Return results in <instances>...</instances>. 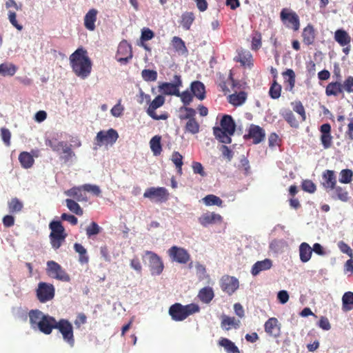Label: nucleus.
<instances>
[{
  "label": "nucleus",
  "instance_id": "f257e3e1",
  "mask_svg": "<svg viewBox=\"0 0 353 353\" xmlns=\"http://www.w3.org/2000/svg\"><path fill=\"white\" fill-rule=\"evenodd\" d=\"M70 63L73 72L81 79L87 78L91 73V61L82 49H77L70 56Z\"/></svg>",
  "mask_w": 353,
  "mask_h": 353
},
{
  "label": "nucleus",
  "instance_id": "f03ea898",
  "mask_svg": "<svg viewBox=\"0 0 353 353\" xmlns=\"http://www.w3.org/2000/svg\"><path fill=\"white\" fill-rule=\"evenodd\" d=\"M220 127L213 128V134L220 142L229 144L232 141L231 136L235 132L236 125L230 115H224L220 122Z\"/></svg>",
  "mask_w": 353,
  "mask_h": 353
},
{
  "label": "nucleus",
  "instance_id": "7ed1b4c3",
  "mask_svg": "<svg viewBox=\"0 0 353 353\" xmlns=\"http://www.w3.org/2000/svg\"><path fill=\"white\" fill-rule=\"evenodd\" d=\"M30 324L33 330H39L45 334H50V327L54 317L45 314L39 310H32L28 313Z\"/></svg>",
  "mask_w": 353,
  "mask_h": 353
},
{
  "label": "nucleus",
  "instance_id": "20e7f679",
  "mask_svg": "<svg viewBox=\"0 0 353 353\" xmlns=\"http://www.w3.org/2000/svg\"><path fill=\"white\" fill-rule=\"evenodd\" d=\"M199 306L196 303H190L183 305L181 303H176L172 305L169 308V314L172 320L175 321H182L190 315L199 312Z\"/></svg>",
  "mask_w": 353,
  "mask_h": 353
},
{
  "label": "nucleus",
  "instance_id": "39448f33",
  "mask_svg": "<svg viewBox=\"0 0 353 353\" xmlns=\"http://www.w3.org/2000/svg\"><path fill=\"white\" fill-rule=\"evenodd\" d=\"M50 326V334L54 329L58 330L61 333L63 341L71 347H74L75 339L73 326L68 319H61L59 321H57L55 318H54Z\"/></svg>",
  "mask_w": 353,
  "mask_h": 353
},
{
  "label": "nucleus",
  "instance_id": "423d86ee",
  "mask_svg": "<svg viewBox=\"0 0 353 353\" xmlns=\"http://www.w3.org/2000/svg\"><path fill=\"white\" fill-rule=\"evenodd\" d=\"M49 228L51 230L49 236L51 245L52 248L57 250L65 241L67 234L60 221H51L49 224Z\"/></svg>",
  "mask_w": 353,
  "mask_h": 353
},
{
  "label": "nucleus",
  "instance_id": "0eeeda50",
  "mask_svg": "<svg viewBox=\"0 0 353 353\" xmlns=\"http://www.w3.org/2000/svg\"><path fill=\"white\" fill-rule=\"evenodd\" d=\"M45 143L47 146L51 148L54 152H59L62 150L63 155L60 157V159L64 163L68 162L75 154L72 150L71 146L68 145L66 142L59 141L57 139H46Z\"/></svg>",
  "mask_w": 353,
  "mask_h": 353
},
{
  "label": "nucleus",
  "instance_id": "6e6552de",
  "mask_svg": "<svg viewBox=\"0 0 353 353\" xmlns=\"http://www.w3.org/2000/svg\"><path fill=\"white\" fill-rule=\"evenodd\" d=\"M46 273L51 278L61 281L69 282L70 281V275L61 265L54 261L47 262Z\"/></svg>",
  "mask_w": 353,
  "mask_h": 353
},
{
  "label": "nucleus",
  "instance_id": "1a4fd4ad",
  "mask_svg": "<svg viewBox=\"0 0 353 353\" xmlns=\"http://www.w3.org/2000/svg\"><path fill=\"white\" fill-rule=\"evenodd\" d=\"M280 18L283 24L288 28L296 31L299 29L300 23L297 14L290 8H283L280 12Z\"/></svg>",
  "mask_w": 353,
  "mask_h": 353
},
{
  "label": "nucleus",
  "instance_id": "9d476101",
  "mask_svg": "<svg viewBox=\"0 0 353 353\" xmlns=\"http://www.w3.org/2000/svg\"><path fill=\"white\" fill-rule=\"evenodd\" d=\"M165 97L159 94L150 103L146 112L147 114L154 120H166L168 118V114L165 112L161 114H157L156 110L163 105L165 103Z\"/></svg>",
  "mask_w": 353,
  "mask_h": 353
},
{
  "label": "nucleus",
  "instance_id": "9b49d317",
  "mask_svg": "<svg viewBox=\"0 0 353 353\" xmlns=\"http://www.w3.org/2000/svg\"><path fill=\"white\" fill-rule=\"evenodd\" d=\"M118 138L119 134L115 130L110 128L107 131H99L97 134L95 141L96 144L99 146H102L103 145H112L117 141Z\"/></svg>",
  "mask_w": 353,
  "mask_h": 353
},
{
  "label": "nucleus",
  "instance_id": "f8f14e48",
  "mask_svg": "<svg viewBox=\"0 0 353 353\" xmlns=\"http://www.w3.org/2000/svg\"><path fill=\"white\" fill-rule=\"evenodd\" d=\"M181 86L182 80L181 76L175 74L172 83H161L159 85V89L165 95H174L176 97L179 94V88Z\"/></svg>",
  "mask_w": 353,
  "mask_h": 353
},
{
  "label": "nucleus",
  "instance_id": "ddd939ff",
  "mask_svg": "<svg viewBox=\"0 0 353 353\" xmlns=\"http://www.w3.org/2000/svg\"><path fill=\"white\" fill-rule=\"evenodd\" d=\"M36 292L38 300L41 303H46L54 298L55 290L52 284L40 282Z\"/></svg>",
  "mask_w": 353,
  "mask_h": 353
},
{
  "label": "nucleus",
  "instance_id": "4468645a",
  "mask_svg": "<svg viewBox=\"0 0 353 353\" xmlns=\"http://www.w3.org/2000/svg\"><path fill=\"white\" fill-rule=\"evenodd\" d=\"M132 46L126 41H121L118 46L116 59L121 64L128 63L132 58Z\"/></svg>",
  "mask_w": 353,
  "mask_h": 353
},
{
  "label": "nucleus",
  "instance_id": "2eb2a0df",
  "mask_svg": "<svg viewBox=\"0 0 353 353\" xmlns=\"http://www.w3.org/2000/svg\"><path fill=\"white\" fill-rule=\"evenodd\" d=\"M143 196L157 203H163L168 199L169 193L165 188L152 187L145 191Z\"/></svg>",
  "mask_w": 353,
  "mask_h": 353
},
{
  "label": "nucleus",
  "instance_id": "dca6fc26",
  "mask_svg": "<svg viewBox=\"0 0 353 353\" xmlns=\"http://www.w3.org/2000/svg\"><path fill=\"white\" fill-rule=\"evenodd\" d=\"M168 253L172 261L179 263L185 264L190 259V255L185 249L176 245L171 247Z\"/></svg>",
  "mask_w": 353,
  "mask_h": 353
},
{
  "label": "nucleus",
  "instance_id": "f3484780",
  "mask_svg": "<svg viewBox=\"0 0 353 353\" xmlns=\"http://www.w3.org/2000/svg\"><path fill=\"white\" fill-rule=\"evenodd\" d=\"M265 130L255 124H251L248 130V133L243 136L245 140L252 139L254 144L261 143L265 139Z\"/></svg>",
  "mask_w": 353,
  "mask_h": 353
},
{
  "label": "nucleus",
  "instance_id": "a211bd4d",
  "mask_svg": "<svg viewBox=\"0 0 353 353\" xmlns=\"http://www.w3.org/2000/svg\"><path fill=\"white\" fill-rule=\"evenodd\" d=\"M145 254L150 256L149 264L151 274L152 275L161 274L164 268L161 259L152 251H146Z\"/></svg>",
  "mask_w": 353,
  "mask_h": 353
},
{
  "label": "nucleus",
  "instance_id": "6ab92c4d",
  "mask_svg": "<svg viewBox=\"0 0 353 353\" xmlns=\"http://www.w3.org/2000/svg\"><path fill=\"white\" fill-rule=\"evenodd\" d=\"M239 286V280L234 276L225 275L221 279V290L229 295L232 294Z\"/></svg>",
  "mask_w": 353,
  "mask_h": 353
},
{
  "label": "nucleus",
  "instance_id": "aec40b11",
  "mask_svg": "<svg viewBox=\"0 0 353 353\" xmlns=\"http://www.w3.org/2000/svg\"><path fill=\"white\" fill-rule=\"evenodd\" d=\"M234 61L240 63L241 66L251 68L253 66L252 55L250 51L243 48L236 50V55L234 57Z\"/></svg>",
  "mask_w": 353,
  "mask_h": 353
},
{
  "label": "nucleus",
  "instance_id": "412c9836",
  "mask_svg": "<svg viewBox=\"0 0 353 353\" xmlns=\"http://www.w3.org/2000/svg\"><path fill=\"white\" fill-rule=\"evenodd\" d=\"M321 141L325 149L330 148L332 145V137L331 135V125L330 123L321 125Z\"/></svg>",
  "mask_w": 353,
  "mask_h": 353
},
{
  "label": "nucleus",
  "instance_id": "4be33fe9",
  "mask_svg": "<svg viewBox=\"0 0 353 353\" xmlns=\"http://www.w3.org/2000/svg\"><path fill=\"white\" fill-rule=\"evenodd\" d=\"M198 221L202 226L207 227L209 225L214 224L216 222H221L222 221V217L219 214L208 212L201 214L199 217Z\"/></svg>",
  "mask_w": 353,
  "mask_h": 353
},
{
  "label": "nucleus",
  "instance_id": "5701e85b",
  "mask_svg": "<svg viewBox=\"0 0 353 353\" xmlns=\"http://www.w3.org/2000/svg\"><path fill=\"white\" fill-rule=\"evenodd\" d=\"M323 188L327 190L334 188L336 185V176L334 170H326L322 174Z\"/></svg>",
  "mask_w": 353,
  "mask_h": 353
},
{
  "label": "nucleus",
  "instance_id": "b1692460",
  "mask_svg": "<svg viewBox=\"0 0 353 353\" xmlns=\"http://www.w3.org/2000/svg\"><path fill=\"white\" fill-rule=\"evenodd\" d=\"M98 11L97 10L92 8L90 9L84 17V26L90 30L94 31L95 30V22L97 18Z\"/></svg>",
  "mask_w": 353,
  "mask_h": 353
},
{
  "label": "nucleus",
  "instance_id": "393cba45",
  "mask_svg": "<svg viewBox=\"0 0 353 353\" xmlns=\"http://www.w3.org/2000/svg\"><path fill=\"white\" fill-rule=\"evenodd\" d=\"M272 266V261L271 259H265L263 261H259L253 265L251 273L253 276H256L262 271L270 270Z\"/></svg>",
  "mask_w": 353,
  "mask_h": 353
},
{
  "label": "nucleus",
  "instance_id": "a878e982",
  "mask_svg": "<svg viewBox=\"0 0 353 353\" xmlns=\"http://www.w3.org/2000/svg\"><path fill=\"white\" fill-rule=\"evenodd\" d=\"M265 331L270 336H276L279 334L280 327L276 318H270L264 325Z\"/></svg>",
  "mask_w": 353,
  "mask_h": 353
},
{
  "label": "nucleus",
  "instance_id": "bb28decb",
  "mask_svg": "<svg viewBox=\"0 0 353 353\" xmlns=\"http://www.w3.org/2000/svg\"><path fill=\"white\" fill-rule=\"evenodd\" d=\"M191 91L194 97L199 100L205 98V88L204 84L199 81H193L190 85Z\"/></svg>",
  "mask_w": 353,
  "mask_h": 353
},
{
  "label": "nucleus",
  "instance_id": "cd10ccee",
  "mask_svg": "<svg viewBox=\"0 0 353 353\" xmlns=\"http://www.w3.org/2000/svg\"><path fill=\"white\" fill-rule=\"evenodd\" d=\"M84 192L83 185H81L72 188L65 193L67 196L74 198L77 201H87L88 197Z\"/></svg>",
  "mask_w": 353,
  "mask_h": 353
},
{
  "label": "nucleus",
  "instance_id": "c85d7f7f",
  "mask_svg": "<svg viewBox=\"0 0 353 353\" xmlns=\"http://www.w3.org/2000/svg\"><path fill=\"white\" fill-rule=\"evenodd\" d=\"M284 87L287 91L292 92L295 85V74L292 69H288L283 73Z\"/></svg>",
  "mask_w": 353,
  "mask_h": 353
},
{
  "label": "nucleus",
  "instance_id": "c756f323",
  "mask_svg": "<svg viewBox=\"0 0 353 353\" xmlns=\"http://www.w3.org/2000/svg\"><path fill=\"white\" fill-rule=\"evenodd\" d=\"M334 40L341 46L344 47L350 43L351 37L345 30L343 29H339L334 32Z\"/></svg>",
  "mask_w": 353,
  "mask_h": 353
},
{
  "label": "nucleus",
  "instance_id": "7c9ffc66",
  "mask_svg": "<svg viewBox=\"0 0 353 353\" xmlns=\"http://www.w3.org/2000/svg\"><path fill=\"white\" fill-rule=\"evenodd\" d=\"M342 83L339 81L331 82L328 83L325 88V94L327 96H339L340 94H343Z\"/></svg>",
  "mask_w": 353,
  "mask_h": 353
},
{
  "label": "nucleus",
  "instance_id": "2f4dec72",
  "mask_svg": "<svg viewBox=\"0 0 353 353\" xmlns=\"http://www.w3.org/2000/svg\"><path fill=\"white\" fill-rule=\"evenodd\" d=\"M214 293L212 288L205 287L201 288L198 294L199 300L204 303H209L213 299Z\"/></svg>",
  "mask_w": 353,
  "mask_h": 353
},
{
  "label": "nucleus",
  "instance_id": "473e14b6",
  "mask_svg": "<svg viewBox=\"0 0 353 353\" xmlns=\"http://www.w3.org/2000/svg\"><path fill=\"white\" fill-rule=\"evenodd\" d=\"M218 344L223 347L227 353H240L239 349L234 343L227 338H221Z\"/></svg>",
  "mask_w": 353,
  "mask_h": 353
},
{
  "label": "nucleus",
  "instance_id": "72a5a7b5",
  "mask_svg": "<svg viewBox=\"0 0 353 353\" xmlns=\"http://www.w3.org/2000/svg\"><path fill=\"white\" fill-rule=\"evenodd\" d=\"M195 16L192 12H185L181 15L180 24L182 26L184 30H188L190 29V27L192 25Z\"/></svg>",
  "mask_w": 353,
  "mask_h": 353
},
{
  "label": "nucleus",
  "instance_id": "f704fd0d",
  "mask_svg": "<svg viewBox=\"0 0 353 353\" xmlns=\"http://www.w3.org/2000/svg\"><path fill=\"white\" fill-rule=\"evenodd\" d=\"M229 102L234 106L242 105L247 99V93L244 91H241L238 93L232 94L229 96Z\"/></svg>",
  "mask_w": 353,
  "mask_h": 353
},
{
  "label": "nucleus",
  "instance_id": "c9c22d12",
  "mask_svg": "<svg viewBox=\"0 0 353 353\" xmlns=\"http://www.w3.org/2000/svg\"><path fill=\"white\" fill-rule=\"evenodd\" d=\"M74 250L79 254V261L81 264H86L89 262V256L87 250L79 243L74 244Z\"/></svg>",
  "mask_w": 353,
  "mask_h": 353
},
{
  "label": "nucleus",
  "instance_id": "e433bc0d",
  "mask_svg": "<svg viewBox=\"0 0 353 353\" xmlns=\"http://www.w3.org/2000/svg\"><path fill=\"white\" fill-rule=\"evenodd\" d=\"M8 208L10 213H19L22 211L23 203L18 198L14 197L8 202Z\"/></svg>",
  "mask_w": 353,
  "mask_h": 353
},
{
  "label": "nucleus",
  "instance_id": "4c0bfd02",
  "mask_svg": "<svg viewBox=\"0 0 353 353\" xmlns=\"http://www.w3.org/2000/svg\"><path fill=\"white\" fill-rule=\"evenodd\" d=\"M330 190H333L335 195V199H337L343 202L348 201L350 196L349 193L345 188L336 185L335 188H332Z\"/></svg>",
  "mask_w": 353,
  "mask_h": 353
},
{
  "label": "nucleus",
  "instance_id": "58836bf2",
  "mask_svg": "<svg viewBox=\"0 0 353 353\" xmlns=\"http://www.w3.org/2000/svg\"><path fill=\"white\" fill-rule=\"evenodd\" d=\"M19 161L23 168L28 169L32 166L34 160L28 152H22L19 156Z\"/></svg>",
  "mask_w": 353,
  "mask_h": 353
},
{
  "label": "nucleus",
  "instance_id": "ea45409f",
  "mask_svg": "<svg viewBox=\"0 0 353 353\" xmlns=\"http://www.w3.org/2000/svg\"><path fill=\"white\" fill-rule=\"evenodd\" d=\"M239 323L240 321L236 320L234 317L223 316L221 321V327L226 330H229L232 327L238 328Z\"/></svg>",
  "mask_w": 353,
  "mask_h": 353
},
{
  "label": "nucleus",
  "instance_id": "a19ab883",
  "mask_svg": "<svg viewBox=\"0 0 353 353\" xmlns=\"http://www.w3.org/2000/svg\"><path fill=\"white\" fill-rule=\"evenodd\" d=\"M17 69L18 68L13 63H1L0 64V74L4 77H12L17 71Z\"/></svg>",
  "mask_w": 353,
  "mask_h": 353
},
{
  "label": "nucleus",
  "instance_id": "79ce46f5",
  "mask_svg": "<svg viewBox=\"0 0 353 353\" xmlns=\"http://www.w3.org/2000/svg\"><path fill=\"white\" fill-rule=\"evenodd\" d=\"M353 305V292H345L342 297V309L344 312L350 311Z\"/></svg>",
  "mask_w": 353,
  "mask_h": 353
},
{
  "label": "nucleus",
  "instance_id": "37998d69",
  "mask_svg": "<svg viewBox=\"0 0 353 353\" xmlns=\"http://www.w3.org/2000/svg\"><path fill=\"white\" fill-rule=\"evenodd\" d=\"M172 46L175 51L181 54H185L188 52V49L185 46V42L181 38L179 37H174L172 39Z\"/></svg>",
  "mask_w": 353,
  "mask_h": 353
},
{
  "label": "nucleus",
  "instance_id": "c03bdc74",
  "mask_svg": "<svg viewBox=\"0 0 353 353\" xmlns=\"http://www.w3.org/2000/svg\"><path fill=\"white\" fill-rule=\"evenodd\" d=\"M65 204L69 210L77 215L81 216L83 214V210L79 205V203L73 199H65Z\"/></svg>",
  "mask_w": 353,
  "mask_h": 353
},
{
  "label": "nucleus",
  "instance_id": "a18cd8bd",
  "mask_svg": "<svg viewBox=\"0 0 353 353\" xmlns=\"http://www.w3.org/2000/svg\"><path fill=\"white\" fill-rule=\"evenodd\" d=\"M282 116L283 119L293 128H297L299 126V119H296L290 110H285Z\"/></svg>",
  "mask_w": 353,
  "mask_h": 353
},
{
  "label": "nucleus",
  "instance_id": "49530a36",
  "mask_svg": "<svg viewBox=\"0 0 353 353\" xmlns=\"http://www.w3.org/2000/svg\"><path fill=\"white\" fill-rule=\"evenodd\" d=\"M281 92V85L279 84L276 79L272 81L269 90V95L273 99H277L280 97Z\"/></svg>",
  "mask_w": 353,
  "mask_h": 353
},
{
  "label": "nucleus",
  "instance_id": "de8ad7c7",
  "mask_svg": "<svg viewBox=\"0 0 353 353\" xmlns=\"http://www.w3.org/2000/svg\"><path fill=\"white\" fill-rule=\"evenodd\" d=\"M150 148L154 155H159L161 152L162 148L161 145V137L154 136L150 141Z\"/></svg>",
  "mask_w": 353,
  "mask_h": 353
},
{
  "label": "nucleus",
  "instance_id": "09e8293b",
  "mask_svg": "<svg viewBox=\"0 0 353 353\" xmlns=\"http://www.w3.org/2000/svg\"><path fill=\"white\" fill-rule=\"evenodd\" d=\"M262 36L258 31H254L252 34L251 49L254 51L258 50L262 45Z\"/></svg>",
  "mask_w": 353,
  "mask_h": 353
},
{
  "label": "nucleus",
  "instance_id": "8fccbe9b",
  "mask_svg": "<svg viewBox=\"0 0 353 353\" xmlns=\"http://www.w3.org/2000/svg\"><path fill=\"white\" fill-rule=\"evenodd\" d=\"M203 201L206 205L221 206L223 203V201L219 196L214 194L205 196Z\"/></svg>",
  "mask_w": 353,
  "mask_h": 353
},
{
  "label": "nucleus",
  "instance_id": "3c124183",
  "mask_svg": "<svg viewBox=\"0 0 353 353\" xmlns=\"http://www.w3.org/2000/svg\"><path fill=\"white\" fill-rule=\"evenodd\" d=\"M353 179V172L350 169H343L339 174V181L342 183H350Z\"/></svg>",
  "mask_w": 353,
  "mask_h": 353
},
{
  "label": "nucleus",
  "instance_id": "603ef678",
  "mask_svg": "<svg viewBox=\"0 0 353 353\" xmlns=\"http://www.w3.org/2000/svg\"><path fill=\"white\" fill-rule=\"evenodd\" d=\"M172 161L176 165L177 172L182 174L183 156L179 152H174L172 155Z\"/></svg>",
  "mask_w": 353,
  "mask_h": 353
},
{
  "label": "nucleus",
  "instance_id": "864d4df0",
  "mask_svg": "<svg viewBox=\"0 0 353 353\" xmlns=\"http://www.w3.org/2000/svg\"><path fill=\"white\" fill-rule=\"evenodd\" d=\"M293 110L297 114H299V119L301 122L304 121L306 119V115L305 108L300 101H296L292 103Z\"/></svg>",
  "mask_w": 353,
  "mask_h": 353
},
{
  "label": "nucleus",
  "instance_id": "5fc2aeb1",
  "mask_svg": "<svg viewBox=\"0 0 353 353\" xmlns=\"http://www.w3.org/2000/svg\"><path fill=\"white\" fill-rule=\"evenodd\" d=\"M185 128L187 132L194 134L199 132V124L196 119L188 120Z\"/></svg>",
  "mask_w": 353,
  "mask_h": 353
},
{
  "label": "nucleus",
  "instance_id": "6e6d98bb",
  "mask_svg": "<svg viewBox=\"0 0 353 353\" xmlns=\"http://www.w3.org/2000/svg\"><path fill=\"white\" fill-rule=\"evenodd\" d=\"M141 76L145 81H155L157 79V72L153 70H143L141 72Z\"/></svg>",
  "mask_w": 353,
  "mask_h": 353
},
{
  "label": "nucleus",
  "instance_id": "4d7b16f0",
  "mask_svg": "<svg viewBox=\"0 0 353 353\" xmlns=\"http://www.w3.org/2000/svg\"><path fill=\"white\" fill-rule=\"evenodd\" d=\"M309 244L307 243H302L299 247L300 259L303 262L309 261Z\"/></svg>",
  "mask_w": 353,
  "mask_h": 353
},
{
  "label": "nucleus",
  "instance_id": "13d9d810",
  "mask_svg": "<svg viewBox=\"0 0 353 353\" xmlns=\"http://www.w3.org/2000/svg\"><path fill=\"white\" fill-rule=\"evenodd\" d=\"M101 228L96 222H92L86 228V234L88 237L100 233Z\"/></svg>",
  "mask_w": 353,
  "mask_h": 353
},
{
  "label": "nucleus",
  "instance_id": "bf43d9fd",
  "mask_svg": "<svg viewBox=\"0 0 353 353\" xmlns=\"http://www.w3.org/2000/svg\"><path fill=\"white\" fill-rule=\"evenodd\" d=\"M176 97H180L183 105L186 106L190 105L192 101L194 96L188 90H185L182 92H179V94Z\"/></svg>",
  "mask_w": 353,
  "mask_h": 353
},
{
  "label": "nucleus",
  "instance_id": "052dcab7",
  "mask_svg": "<svg viewBox=\"0 0 353 353\" xmlns=\"http://www.w3.org/2000/svg\"><path fill=\"white\" fill-rule=\"evenodd\" d=\"M343 90L347 93H353V77H347L342 83Z\"/></svg>",
  "mask_w": 353,
  "mask_h": 353
},
{
  "label": "nucleus",
  "instance_id": "680f3d73",
  "mask_svg": "<svg viewBox=\"0 0 353 353\" xmlns=\"http://www.w3.org/2000/svg\"><path fill=\"white\" fill-rule=\"evenodd\" d=\"M1 137L6 146L10 145L11 132L8 128H1Z\"/></svg>",
  "mask_w": 353,
  "mask_h": 353
},
{
  "label": "nucleus",
  "instance_id": "e2e57ef3",
  "mask_svg": "<svg viewBox=\"0 0 353 353\" xmlns=\"http://www.w3.org/2000/svg\"><path fill=\"white\" fill-rule=\"evenodd\" d=\"M83 190L85 192H92L95 196H99L101 193L99 187L96 185L85 184L83 185Z\"/></svg>",
  "mask_w": 353,
  "mask_h": 353
},
{
  "label": "nucleus",
  "instance_id": "0e129e2a",
  "mask_svg": "<svg viewBox=\"0 0 353 353\" xmlns=\"http://www.w3.org/2000/svg\"><path fill=\"white\" fill-rule=\"evenodd\" d=\"M181 110H184L186 112V114L184 116H180L181 119H195L194 117L196 115V111L194 109L185 106L181 108Z\"/></svg>",
  "mask_w": 353,
  "mask_h": 353
},
{
  "label": "nucleus",
  "instance_id": "69168bd1",
  "mask_svg": "<svg viewBox=\"0 0 353 353\" xmlns=\"http://www.w3.org/2000/svg\"><path fill=\"white\" fill-rule=\"evenodd\" d=\"M8 19L10 23L16 28L18 30L21 31L23 29V26L19 24L17 21V14L14 12H8Z\"/></svg>",
  "mask_w": 353,
  "mask_h": 353
},
{
  "label": "nucleus",
  "instance_id": "338daca9",
  "mask_svg": "<svg viewBox=\"0 0 353 353\" xmlns=\"http://www.w3.org/2000/svg\"><path fill=\"white\" fill-rule=\"evenodd\" d=\"M345 137L347 140L350 142H353V117L349 119V122L347 125V130L345 132Z\"/></svg>",
  "mask_w": 353,
  "mask_h": 353
},
{
  "label": "nucleus",
  "instance_id": "774afa93",
  "mask_svg": "<svg viewBox=\"0 0 353 353\" xmlns=\"http://www.w3.org/2000/svg\"><path fill=\"white\" fill-rule=\"evenodd\" d=\"M192 170L195 174H199L202 176H205L206 175L202 164L199 162H193Z\"/></svg>",
  "mask_w": 353,
  "mask_h": 353
}]
</instances>
